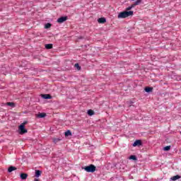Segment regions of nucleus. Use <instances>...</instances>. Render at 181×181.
<instances>
[{
  "instance_id": "nucleus-24",
  "label": "nucleus",
  "mask_w": 181,
  "mask_h": 181,
  "mask_svg": "<svg viewBox=\"0 0 181 181\" xmlns=\"http://www.w3.org/2000/svg\"><path fill=\"white\" fill-rule=\"evenodd\" d=\"M26 124H28V122H24L20 125H23V127H25V125H26Z\"/></svg>"
},
{
  "instance_id": "nucleus-13",
  "label": "nucleus",
  "mask_w": 181,
  "mask_h": 181,
  "mask_svg": "<svg viewBox=\"0 0 181 181\" xmlns=\"http://www.w3.org/2000/svg\"><path fill=\"white\" fill-rule=\"evenodd\" d=\"M37 118H45V117H46V113H39L38 115H37Z\"/></svg>"
},
{
  "instance_id": "nucleus-15",
  "label": "nucleus",
  "mask_w": 181,
  "mask_h": 181,
  "mask_svg": "<svg viewBox=\"0 0 181 181\" xmlns=\"http://www.w3.org/2000/svg\"><path fill=\"white\" fill-rule=\"evenodd\" d=\"M45 48H47V49H53V45H52V44H47V45H45Z\"/></svg>"
},
{
  "instance_id": "nucleus-21",
  "label": "nucleus",
  "mask_w": 181,
  "mask_h": 181,
  "mask_svg": "<svg viewBox=\"0 0 181 181\" xmlns=\"http://www.w3.org/2000/svg\"><path fill=\"white\" fill-rule=\"evenodd\" d=\"M163 151H170V146L164 147Z\"/></svg>"
},
{
  "instance_id": "nucleus-26",
  "label": "nucleus",
  "mask_w": 181,
  "mask_h": 181,
  "mask_svg": "<svg viewBox=\"0 0 181 181\" xmlns=\"http://www.w3.org/2000/svg\"><path fill=\"white\" fill-rule=\"evenodd\" d=\"M34 181H39V179L35 178V179L34 180Z\"/></svg>"
},
{
  "instance_id": "nucleus-12",
  "label": "nucleus",
  "mask_w": 181,
  "mask_h": 181,
  "mask_svg": "<svg viewBox=\"0 0 181 181\" xmlns=\"http://www.w3.org/2000/svg\"><path fill=\"white\" fill-rule=\"evenodd\" d=\"M144 90H145L146 93H151V91L153 90V88L146 87Z\"/></svg>"
},
{
  "instance_id": "nucleus-8",
  "label": "nucleus",
  "mask_w": 181,
  "mask_h": 181,
  "mask_svg": "<svg viewBox=\"0 0 181 181\" xmlns=\"http://www.w3.org/2000/svg\"><path fill=\"white\" fill-rule=\"evenodd\" d=\"M16 167H14V166H10L8 168V173H11L12 172H13V170H16Z\"/></svg>"
},
{
  "instance_id": "nucleus-7",
  "label": "nucleus",
  "mask_w": 181,
  "mask_h": 181,
  "mask_svg": "<svg viewBox=\"0 0 181 181\" xmlns=\"http://www.w3.org/2000/svg\"><path fill=\"white\" fill-rule=\"evenodd\" d=\"M179 179H181V176L178 175H177L175 176H173V177H170V180H173V181H176Z\"/></svg>"
},
{
  "instance_id": "nucleus-20",
  "label": "nucleus",
  "mask_w": 181,
  "mask_h": 181,
  "mask_svg": "<svg viewBox=\"0 0 181 181\" xmlns=\"http://www.w3.org/2000/svg\"><path fill=\"white\" fill-rule=\"evenodd\" d=\"M61 139H54L53 142L54 144H57V142H60Z\"/></svg>"
},
{
  "instance_id": "nucleus-6",
  "label": "nucleus",
  "mask_w": 181,
  "mask_h": 181,
  "mask_svg": "<svg viewBox=\"0 0 181 181\" xmlns=\"http://www.w3.org/2000/svg\"><path fill=\"white\" fill-rule=\"evenodd\" d=\"M20 177H21V179H22V180H26L28 179V174L27 173H21L20 175Z\"/></svg>"
},
{
  "instance_id": "nucleus-4",
  "label": "nucleus",
  "mask_w": 181,
  "mask_h": 181,
  "mask_svg": "<svg viewBox=\"0 0 181 181\" xmlns=\"http://www.w3.org/2000/svg\"><path fill=\"white\" fill-rule=\"evenodd\" d=\"M67 19H68L67 16H62L57 19V22L58 23H63V22H66Z\"/></svg>"
},
{
  "instance_id": "nucleus-23",
  "label": "nucleus",
  "mask_w": 181,
  "mask_h": 181,
  "mask_svg": "<svg viewBox=\"0 0 181 181\" xmlns=\"http://www.w3.org/2000/svg\"><path fill=\"white\" fill-rule=\"evenodd\" d=\"M140 4H141V0H137V1L135 2L134 5H139Z\"/></svg>"
},
{
  "instance_id": "nucleus-11",
  "label": "nucleus",
  "mask_w": 181,
  "mask_h": 181,
  "mask_svg": "<svg viewBox=\"0 0 181 181\" xmlns=\"http://www.w3.org/2000/svg\"><path fill=\"white\" fill-rule=\"evenodd\" d=\"M42 98H44L45 100H50V98H52V95L49 94H44L42 95Z\"/></svg>"
},
{
  "instance_id": "nucleus-14",
  "label": "nucleus",
  "mask_w": 181,
  "mask_h": 181,
  "mask_svg": "<svg viewBox=\"0 0 181 181\" xmlns=\"http://www.w3.org/2000/svg\"><path fill=\"white\" fill-rule=\"evenodd\" d=\"M6 105H8L9 107H12L13 108L15 107V103L12 102H8L6 103Z\"/></svg>"
},
{
  "instance_id": "nucleus-19",
  "label": "nucleus",
  "mask_w": 181,
  "mask_h": 181,
  "mask_svg": "<svg viewBox=\"0 0 181 181\" xmlns=\"http://www.w3.org/2000/svg\"><path fill=\"white\" fill-rule=\"evenodd\" d=\"M51 26H52V24L48 23L45 25V29H49V28H51Z\"/></svg>"
},
{
  "instance_id": "nucleus-5",
  "label": "nucleus",
  "mask_w": 181,
  "mask_h": 181,
  "mask_svg": "<svg viewBox=\"0 0 181 181\" xmlns=\"http://www.w3.org/2000/svg\"><path fill=\"white\" fill-rule=\"evenodd\" d=\"M142 141L141 140H136L133 144V146H141Z\"/></svg>"
},
{
  "instance_id": "nucleus-18",
  "label": "nucleus",
  "mask_w": 181,
  "mask_h": 181,
  "mask_svg": "<svg viewBox=\"0 0 181 181\" xmlns=\"http://www.w3.org/2000/svg\"><path fill=\"white\" fill-rule=\"evenodd\" d=\"M129 159H132V160H136V156L132 155L130 156Z\"/></svg>"
},
{
  "instance_id": "nucleus-3",
  "label": "nucleus",
  "mask_w": 181,
  "mask_h": 181,
  "mask_svg": "<svg viewBox=\"0 0 181 181\" xmlns=\"http://www.w3.org/2000/svg\"><path fill=\"white\" fill-rule=\"evenodd\" d=\"M18 131H19V134H21V135H23V134L28 133V130L25 128V126H23V125L19 126Z\"/></svg>"
},
{
  "instance_id": "nucleus-10",
  "label": "nucleus",
  "mask_w": 181,
  "mask_h": 181,
  "mask_svg": "<svg viewBox=\"0 0 181 181\" xmlns=\"http://www.w3.org/2000/svg\"><path fill=\"white\" fill-rule=\"evenodd\" d=\"M41 175H42V171L39 170H35V177H40Z\"/></svg>"
},
{
  "instance_id": "nucleus-22",
  "label": "nucleus",
  "mask_w": 181,
  "mask_h": 181,
  "mask_svg": "<svg viewBox=\"0 0 181 181\" xmlns=\"http://www.w3.org/2000/svg\"><path fill=\"white\" fill-rule=\"evenodd\" d=\"M74 67H76V69H77L78 70H80V69H81V67H80V65L78 64H75Z\"/></svg>"
},
{
  "instance_id": "nucleus-9",
  "label": "nucleus",
  "mask_w": 181,
  "mask_h": 181,
  "mask_svg": "<svg viewBox=\"0 0 181 181\" xmlns=\"http://www.w3.org/2000/svg\"><path fill=\"white\" fill-rule=\"evenodd\" d=\"M106 21L105 18H100L98 20V23H105Z\"/></svg>"
},
{
  "instance_id": "nucleus-2",
  "label": "nucleus",
  "mask_w": 181,
  "mask_h": 181,
  "mask_svg": "<svg viewBox=\"0 0 181 181\" xmlns=\"http://www.w3.org/2000/svg\"><path fill=\"white\" fill-rule=\"evenodd\" d=\"M96 169L95 165L90 164L88 166H86L84 168V170H86V172H88V173H94L95 170Z\"/></svg>"
},
{
  "instance_id": "nucleus-25",
  "label": "nucleus",
  "mask_w": 181,
  "mask_h": 181,
  "mask_svg": "<svg viewBox=\"0 0 181 181\" xmlns=\"http://www.w3.org/2000/svg\"><path fill=\"white\" fill-rule=\"evenodd\" d=\"M132 9V6H129L127 8V11H131Z\"/></svg>"
},
{
  "instance_id": "nucleus-17",
  "label": "nucleus",
  "mask_w": 181,
  "mask_h": 181,
  "mask_svg": "<svg viewBox=\"0 0 181 181\" xmlns=\"http://www.w3.org/2000/svg\"><path fill=\"white\" fill-rule=\"evenodd\" d=\"M71 132L70 130H68L65 132V136H71Z\"/></svg>"
},
{
  "instance_id": "nucleus-1",
  "label": "nucleus",
  "mask_w": 181,
  "mask_h": 181,
  "mask_svg": "<svg viewBox=\"0 0 181 181\" xmlns=\"http://www.w3.org/2000/svg\"><path fill=\"white\" fill-rule=\"evenodd\" d=\"M132 15H134V11H125L123 12H120L117 18L119 19H125V18H128L129 16H132Z\"/></svg>"
},
{
  "instance_id": "nucleus-16",
  "label": "nucleus",
  "mask_w": 181,
  "mask_h": 181,
  "mask_svg": "<svg viewBox=\"0 0 181 181\" xmlns=\"http://www.w3.org/2000/svg\"><path fill=\"white\" fill-rule=\"evenodd\" d=\"M88 115H90V116L94 115V110H88Z\"/></svg>"
}]
</instances>
